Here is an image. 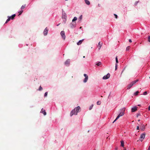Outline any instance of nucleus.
<instances>
[{
    "instance_id": "1",
    "label": "nucleus",
    "mask_w": 150,
    "mask_h": 150,
    "mask_svg": "<svg viewBox=\"0 0 150 150\" xmlns=\"http://www.w3.org/2000/svg\"><path fill=\"white\" fill-rule=\"evenodd\" d=\"M80 108V107L79 106L76 107L74 109L72 110L71 112L70 115L71 117L73 115H77L78 112Z\"/></svg>"
},
{
    "instance_id": "2",
    "label": "nucleus",
    "mask_w": 150,
    "mask_h": 150,
    "mask_svg": "<svg viewBox=\"0 0 150 150\" xmlns=\"http://www.w3.org/2000/svg\"><path fill=\"white\" fill-rule=\"evenodd\" d=\"M138 81V79H137L134 81H132L127 86V89H130L134 84Z\"/></svg>"
},
{
    "instance_id": "3",
    "label": "nucleus",
    "mask_w": 150,
    "mask_h": 150,
    "mask_svg": "<svg viewBox=\"0 0 150 150\" xmlns=\"http://www.w3.org/2000/svg\"><path fill=\"white\" fill-rule=\"evenodd\" d=\"M124 111H121L120 112V114L118 115V116L117 117L116 119L113 122V123H114L115 121H116L117 119H118L120 117L123 116L124 114Z\"/></svg>"
},
{
    "instance_id": "4",
    "label": "nucleus",
    "mask_w": 150,
    "mask_h": 150,
    "mask_svg": "<svg viewBox=\"0 0 150 150\" xmlns=\"http://www.w3.org/2000/svg\"><path fill=\"white\" fill-rule=\"evenodd\" d=\"M60 34L62 38H63V40H64L66 38L64 31H62L60 33Z\"/></svg>"
},
{
    "instance_id": "5",
    "label": "nucleus",
    "mask_w": 150,
    "mask_h": 150,
    "mask_svg": "<svg viewBox=\"0 0 150 150\" xmlns=\"http://www.w3.org/2000/svg\"><path fill=\"white\" fill-rule=\"evenodd\" d=\"M83 75L85 77V78L83 80V82L84 83H86L87 82L88 79V76L86 74H84Z\"/></svg>"
},
{
    "instance_id": "6",
    "label": "nucleus",
    "mask_w": 150,
    "mask_h": 150,
    "mask_svg": "<svg viewBox=\"0 0 150 150\" xmlns=\"http://www.w3.org/2000/svg\"><path fill=\"white\" fill-rule=\"evenodd\" d=\"M145 134L144 133H143L141 134L140 137V140L142 142L143 141L144 139L145 138Z\"/></svg>"
},
{
    "instance_id": "7",
    "label": "nucleus",
    "mask_w": 150,
    "mask_h": 150,
    "mask_svg": "<svg viewBox=\"0 0 150 150\" xmlns=\"http://www.w3.org/2000/svg\"><path fill=\"white\" fill-rule=\"evenodd\" d=\"M110 74L109 73L108 74L104 76L103 78V79H107L110 77Z\"/></svg>"
},
{
    "instance_id": "8",
    "label": "nucleus",
    "mask_w": 150,
    "mask_h": 150,
    "mask_svg": "<svg viewBox=\"0 0 150 150\" xmlns=\"http://www.w3.org/2000/svg\"><path fill=\"white\" fill-rule=\"evenodd\" d=\"M138 107L137 106H134L131 109V111L132 112H134L136 111Z\"/></svg>"
},
{
    "instance_id": "9",
    "label": "nucleus",
    "mask_w": 150,
    "mask_h": 150,
    "mask_svg": "<svg viewBox=\"0 0 150 150\" xmlns=\"http://www.w3.org/2000/svg\"><path fill=\"white\" fill-rule=\"evenodd\" d=\"M70 59H67L65 62V64L66 66H69L70 64Z\"/></svg>"
},
{
    "instance_id": "10",
    "label": "nucleus",
    "mask_w": 150,
    "mask_h": 150,
    "mask_svg": "<svg viewBox=\"0 0 150 150\" xmlns=\"http://www.w3.org/2000/svg\"><path fill=\"white\" fill-rule=\"evenodd\" d=\"M62 18H64L65 19V22L66 21L67 16H66V15L65 13H63L62 16Z\"/></svg>"
},
{
    "instance_id": "11",
    "label": "nucleus",
    "mask_w": 150,
    "mask_h": 150,
    "mask_svg": "<svg viewBox=\"0 0 150 150\" xmlns=\"http://www.w3.org/2000/svg\"><path fill=\"white\" fill-rule=\"evenodd\" d=\"M48 30L47 29V28H46L44 30L43 32V34L45 35H46L48 33Z\"/></svg>"
},
{
    "instance_id": "12",
    "label": "nucleus",
    "mask_w": 150,
    "mask_h": 150,
    "mask_svg": "<svg viewBox=\"0 0 150 150\" xmlns=\"http://www.w3.org/2000/svg\"><path fill=\"white\" fill-rule=\"evenodd\" d=\"M83 39L80 40L77 43V45H81V43L83 41Z\"/></svg>"
},
{
    "instance_id": "13",
    "label": "nucleus",
    "mask_w": 150,
    "mask_h": 150,
    "mask_svg": "<svg viewBox=\"0 0 150 150\" xmlns=\"http://www.w3.org/2000/svg\"><path fill=\"white\" fill-rule=\"evenodd\" d=\"M41 112L42 113H43V114H44V115H46V113L45 111V110H43V109H42V110H41Z\"/></svg>"
},
{
    "instance_id": "14",
    "label": "nucleus",
    "mask_w": 150,
    "mask_h": 150,
    "mask_svg": "<svg viewBox=\"0 0 150 150\" xmlns=\"http://www.w3.org/2000/svg\"><path fill=\"white\" fill-rule=\"evenodd\" d=\"M86 4L87 5H89L90 4V2L88 0H84Z\"/></svg>"
},
{
    "instance_id": "15",
    "label": "nucleus",
    "mask_w": 150,
    "mask_h": 150,
    "mask_svg": "<svg viewBox=\"0 0 150 150\" xmlns=\"http://www.w3.org/2000/svg\"><path fill=\"white\" fill-rule=\"evenodd\" d=\"M101 64V63L100 62H96V64L98 66H99Z\"/></svg>"
},
{
    "instance_id": "16",
    "label": "nucleus",
    "mask_w": 150,
    "mask_h": 150,
    "mask_svg": "<svg viewBox=\"0 0 150 150\" xmlns=\"http://www.w3.org/2000/svg\"><path fill=\"white\" fill-rule=\"evenodd\" d=\"M11 19V17L8 16V18L6 20L5 22V23H6L8 22Z\"/></svg>"
},
{
    "instance_id": "17",
    "label": "nucleus",
    "mask_w": 150,
    "mask_h": 150,
    "mask_svg": "<svg viewBox=\"0 0 150 150\" xmlns=\"http://www.w3.org/2000/svg\"><path fill=\"white\" fill-rule=\"evenodd\" d=\"M70 27L71 28H73L75 27V25L72 23H71L70 24Z\"/></svg>"
},
{
    "instance_id": "18",
    "label": "nucleus",
    "mask_w": 150,
    "mask_h": 150,
    "mask_svg": "<svg viewBox=\"0 0 150 150\" xmlns=\"http://www.w3.org/2000/svg\"><path fill=\"white\" fill-rule=\"evenodd\" d=\"M121 146H122V147H123L124 146V141L123 140L121 141Z\"/></svg>"
},
{
    "instance_id": "19",
    "label": "nucleus",
    "mask_w": 150,
    "mask_h": 150,
    "mask_svg": "<svg viewBox=\"0 0 150 150\" xmlns=\"http://www.w3.org/2000/svg\"><path fill=\"white\" fill-rule=\"evenodd\" d=\"M15 16H16V14H14L13 15H12L10 17H11V19L12 20L13 19L14 17Z\"/></svg>"
},
{
    "instance_id": "20",
    "label": "nucleus",
    "mask_w": 150,
    "mask_h": 150,
    "mask_svg": "<svg viewBox=\"0 0 150 150\" xmlns=\"http://www.w3.org/2000/svg\"><path fill=\"white\" fill-rule=\"evenodd\" d=\"M77 19V18L76 17H74L72 20V22H74L76 21Z\"/></svg>"
},
{
    "instance_id": "21",
    "label": "nucleus",
    "mask_w": 150,
    "mask_h": 150,
    "mask_svg": "<svg viewBox=\"0 0 150 150\" xmlns=\"http://www.w3.org/2000/svg\"><path fill=\"white\" fill-rule=\"evenodd\" d=\"M26 5L25 4L24 5H23L21 7V10H23L24 9Z\"/></svg>"
},
{
    "instance_id": "22",
    "label": "nucleus",
    "mask_w": 150,
    "mask_h": 150,
    "mask_svg": "<svg viewBox=\"0 0 150 150\" xmlns=\"http://www.w3.org/2000/svg\"><path fill=\"white\" fill-rule=\"evenodd\" d=\"M139 93V92L138 91H137L136 92L134 93V95L135 96H137L138 95Z\"/></svg>"
},
{
    "instance_id": "23",
    "label": "nucleus",
    "mask_w": 150,
    "mask_h": 150,
    "mask_svg": "<svg viewBox=\"0 0 150 150\" xmlns=\"http://www.w3.org/2000/svg\"><path fill=\"white\" fill-rule=\"evenodd\" d=\"M145 127V126L144 125H142V130H144Z\"/></svg>"
},
{
    "instance_id": "24",
    "label": "nucleus",
    "mask_w": 150,
    "mask_h": 150,
    "mask_svg": "<svg viewBox=\"0 0 150 150\" xmlns=\"http://www.w3.org/2000/svg\"><path fill=\"white\" fill-rule=\"evenodd\" d=\"M98 45H99L100 46V47L99 48V49H100L101 47V46L102 45V43L100 44V42H99L98 43Z\"/></svg>"
},
{
    "instance_id": "25",
    "label": "nucleus",
    "mask_w": 150,
    "mask_h": 150,
    "mask_svg": "<svg viewBox=\"0 0 150 150\" xmlns=\"http://www.w3.org/2000/svg\"><path fill=\"white\" fill-rule=\"evenodd\" d=\"M115 60H116V64H117V63L118 62V61L117 57V56H116L115 58Z\"/></svg>"
},
{
    "instance_id": "26",
    "label": "nucleus",
    "mask_w": 150,
    "mask_h": 150,
    "mask_svg": "<svg viewBox=\"0 0 150 150\" xmlns=\"http://www.w3.org/2000/svg\"><path fill=\"white\" fill-rule=\"evenodd\" d=\"M101 102L100 101H98L97 102V104L98 105H100L101 104Z\"/></svg>"
},
{
    "instance_id": "27",
    "label": "nucleus",
    "mask_w": 150,
    "mask_h": 150,
    "mask_svg": "<svg viewBox=\"0 0 150 150\" xmlns=\"http://www.w3.org/2000/svg\"><path fill=\"white\" fill-rule=\"evenodd\" d=\"M93 105H91L89 107V110H91V109H92L93 107Z\"/></svg>"
},
{
    "instance_id": "28",
    "label": "nucleus",
    "mask_w": 150,
    "mask_h": 150,
    "mask_svg": "<svg viewBox=\"0 0 150 150\" xmlns=\"http://www.w3.org/2000/svg\"><path fill=\"white\" fill-rule=\"evenodd\" d=\"M147 91H145L143 93V95H146L147 94Z\"/></svg>"
},
{
    "instance_id": "29",
    "label": "nucleus",
    "mask_w": 150,
    "mask_h": 150,
    "mask_svg": "<svg viewBox=\"0 0 150 150\" xmlns=\"http://www.w3.org/2000/svg\"><path fill=\"white\" fill-rule=\"evenodd\" d=\"M117 64H115V70H116L117 69Z\"/></svg>"
},
{
    "instance_id": "30",
    "label": "nucleus",
    "mask_w": 150,
    "mask_h": 150,
    "mask_svg": "<svg viewBox=\"0 0 150 150\" xmlns=\"http://www.w3.org/2000/svg\"><path fill=\"white\" fill-rule=\"evenodd\" d=\"M82 15H81L79 17V19H80V20H81L82 19Z\"/></svg>"
},
{
    "instance_id": "31",
    "label": "nucleus",
    "mask_w": 150,
    "mask_h": 150,
    "mask_svg": "<svg viewBox=\"0 0 150 150\" xmlns=\"http://www.w3.org/2000/svg\"><path fill=\"white\" fill-rule=\"evenodd\" d=\"M47 92H46L45 93L44 96L45 97H46L47 96Z\"/></svg>"
},
{
    "instance_id": "32",
    "label": "nucleus",
    "mask_w": 150,
    "mask_h": 150,
    "mask_svg": "<svg viewBox=\"0 0 150 150\" xmlns=\"http://www.w3.org/2000/svg\"><path fill=\"white\" fill-rule=\"evenodd\" d=\"M23 10L21 11H19L18 12L19 13V14H21L23 12Z\"/></svg>"
},
{
    "instance_id": "33",
    "label": "nucleus",
    "mask_w": 150,
    "mask_h": 150,
    "mask_svg": "<svg viewBox=\"0 0 150 150\" xmlns=\"http://www.w3.org/2000/svg\"><path fill=\"white\" fill-rule=\"evenodd\" d=\"M148 41L150 42V36L148 37Z\"/></svg>"
},
{
    "instance_id": "34",
    "label": "nucleus",
    "mask_w": 150,
    "mask_h": 150,
    "mask_svg": "<svg viewBox=\"0 0 150 150\" xmlns=\"http://www.w3.org/2000/svg\"><path fill=\"white\" fill-rule=\"evenodd\" d=\"M129 46H128L127 47V48H126V50L127 51H128L129 50Z\"/></svg>"
},
{
    "instance_id": "35",
    "label": "nucleus",
    "mask_w": 150,
    "mask_h": 150,
    "mask_svg": "<svg viewBox=\"0 0 150 150\" xmlns=\"http://www.w3.org/2000/svg\"><path fill=\"white\" fill-rule=\"evenodd\" d=\"M42 88L41 86H40L39 89V91L41 90H42Z\"/></svg>"
},
{
    "instance_id": "36",
    "label": "nucleus",
    "mask_w": 150,
    "mask_h": 150,
    "mask_svg": "<svg viewBox=\"0 0 150 150\" xmlns=\"http://www.w3.org/2000/svg\"><path fill=\"white\" fill-rule=\"evenodd\" d=\"M140 115V113H138L137 114V117H138Z\"/></svg>"
},
{
    "instance_id": "37",
    "label": "nucleus",
    "mask_w": 150,
    "mask_h": 150,
    "mask_svg": "<svg viewBox=\"0 0 150 150\" xmlns=\"http://www.w3.org/2000/svg\"><path fill=\"white\" fill-rule=\"evenodd\" d=\"M114 15L115 16V18H117V15L115 14H114Z\"/></svg>"
},
{
    "instance_id": "38",
    "label": "nucleus",
    "mask_w": 150,
    "mask_h": 150,
    "mask_svg": "<svg viewBox=\"0 0 150 150\" xmlns=\"http://www.w3.org/2000/svg\"><path fill=\"white\" fill-rule=\"evenodd\" d=\"M138 3V1H136V2L135 3V5H136Z\"/></svg>"
},
{
    "instance_id": "39",
    "label": "nucleus",
    "mask_w": 150,
    "mask_h": 150,
    "mask_svg": "<svg viewBox=\"0 0 150 150\" xmlns=\"http://www.w3.org/2000/svg\"><path fill=\"white\" fill-rule=\"evenodd\" d=\"M129 41L130 42H132V40L131 39H129Z\"/></svg>"
},
{
    "instance_id": "40",
    "label": "nucleus",
    "mask_w": 150,
    "mask_h": 150,
    "mask_svg": "<svg viewBox=\"0 0 150 150\" xmlns=\"http://www.w3.org/2000/svg\"><path fill=\"white\" fill-rule=\"evenodd\" d=\"M137 130L139 129V127L138 126H137Z\"/></svg>"
},
{
    "instance_id": "41",
    "label": "nucleus",
    "mask_w": 150,
    "mask_h": 150,
    "mask_svg": "<svg viewBox=\"0 0 150 150\" xmlns=\"http://www.w3.org/2000/svg\"><path fill=\"white\" fill-rule=\"evenodd\" d=\"M148 110H150V106H149L148 108Z\"/></svg>"
},
{
    "instance_id": "42",
    "label": "nucleus",
    "mask_w": 150,
    "mask_h": 150,
    "mask_svg": "<svg viewBox=\"0 0 150 150\" xmlns=\"http://www.w3.org/2000/svg\"><path fill=\"white\" fill-rule=\"evenodd\" d=\"M148 150H150V147L149 146V147Z\"/></svg>"
},
{
    "instance_id": "43",
    "label": "nucleus",
    "mask_w": 150,
    "mask_h": 150,
    "mask_svg": "<svg viewBox=\"0 0 150 150\" xmlns=\"http://www.w3.org/2000/svg\"><path fill=\"white\" fill-rule=\"evenodd\" d=\"M60 24V23H59L57 25V26H58Z\"/></svg>"
},
{
    "instance_id": "44",
    "label": "nucleus",
    "mask_w": 150,
    "mask_h": 150,
    "mask_svg": "<svg viewBox=\"0 0 150 150\" xmlns=\"http://www.w3.org/2000/svg\"><path fill=\"white\" fill-rule=\"evenodd\" d=\"M98 5L99 7L100 6V4H98Z\"/></svg>"
},
{
    "instance_id": "45",
    "label": "nucleus",
    "mask_w": 150,
    "mask_h": 150,
    "mask_svg": "<svg viewBox=\"0 0 150 150\" xmlns=\"http://www.w3.org/2000/svg\"><path fill=\"white\" fill-rule=\"evenodd\" d=\"M138 105L139 106H141V105L140 104H139V105Z\"/></svg>"
},
{
    "instance_id": "46",
    "label": "nucleus",
    "mask_w": 150,
    "mask_h": 150,
    "mask_svg": "<svg viewBox=\"0 0 150 150\" xmlns=\"http://www.w3.org/2000/svg\"><path fill=\"white\" fill-rule=\"evenodd\" d=\"M138 121H139V122L140 121V119L139 120H138Z\"/></svg>"
},
{
    "instance_id": "47",
    "label": "nucleus",
    "mask_w": 150,
    "mask_h": 150,
    "mask_svg": "<svg viewBox=\"0 0 150 150\" xmlns=\"http://www.w3.org/2000/svg\"><path fill=\"white\" fill-rule=\"evenodd\" d=\"M85 57L84 56L83 57V58H85Z\"/></svg>"
},
{
    "instance_id": "48",
    "label": "nucleus",
    "mask_w": 150,
    "mask_h": 150,
    "mask_svg": "<svg viewBox=\"0 0 150 150\" xmlns=\"http://www.w3.org/2000/svg\"><path fill=\"white\" fill-rule=\"evenodd\" d=\"M117 148H116V149H115V150H117Z\"/></svg>"
},
{
    "instance_id": "49",
    "label": "nucleus",
    "mask_w": 150,
    "mask_h": 150,
    "mask_svg": "<svg viewBox=\"0 0 150 150\" xmlns=\"http://www.w3.org/2000/svg\"><path fill=\"white\" fill-rule=\"evenodd\" d=\"M149 78L150 79V76L149 77Z\"/></svg>"
},
{
    "instance_id": "50",
    "label": "nucleus",
    "mask_w": 150,
    "mask_h": 150,
    "mask_svg": "<svg viewBox=\"0 0 150 150\" xmlns=\"http://www.w3.org/2000/svg\"><path fill=\"white\" fill-rule=\"evenodd\" d=\"M65 1H67V0H65Z\"/></svg>"
},
{
    "instance_id": "51",
    "label": "nucleus",
    "mask_w": 150,
    "mask_h": 150,
    "mask_svg": "<svg viewBox=\"0 0 150 150\" xmlns=\"http://www.w3.org/2000/svg\"><path fill=\"white\" fill-rule=\"evenodd\" d=\"M149 146L150 147V146Z\"/></svg>"
}]
</instances>
